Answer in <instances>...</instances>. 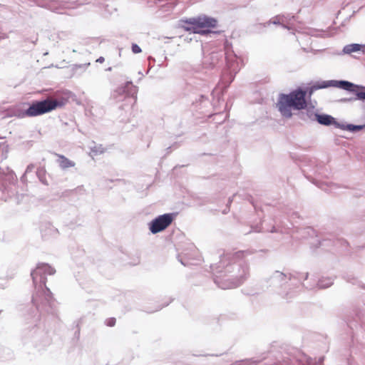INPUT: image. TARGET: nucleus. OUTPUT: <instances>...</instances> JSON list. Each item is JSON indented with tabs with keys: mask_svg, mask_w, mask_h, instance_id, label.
I'll use <instances>...</instances> for the list:
<instances>
[{
	"mask_svg": "<svg viewBox=\"0 0 365 365\" xmlns=\"http://www.w3.org/2000/svg\"><path fill=\"white\" fill-rule=\"evenodd\" d=\"M1 138L0 137V139H1Z\"/></svg>",
	"mask_w": 365,
	"mask_h": 365,
	"instance_id": "16",
	"label": "nucleus"
},
{
	"mask_svg": "<svg viewBox=\"0 0 365 365\" xmlns=\"http://www.w3.org/2000/svg\"><path fill=\"white\" fill-rule=\"evenodd\" d=\"M338 83H339L341 88L355 93L356 95V99L365 100V90L359 91V87L357 86L346 81H341L338 82Z\"/></svg>",
	"mask_w": 365,
	"mask_h": 365,
	"instance_id": "5",
	"label": "nucleus"
},
{
	"mask_svg": "<svg viewBox=\"0 0 365 365\" xmlns=\"http://www.w3.org/2000/svg\"><path fill=\"white\" fill-rule=\"evenodd\" d=\"M58 157L57 162L59 165V166L62 169H66L71 167L75 166V162L73 160H69L68 158L64 157L61 155H56Z\"/></svg>",
	"mask_w": 365,
	"mask_h": 365,
	"instance_id": "6",
	"label": "nucleus"
},
{
	"mask_svg": "<svg viewBox=\"0 0 365 365\" xmlns=\"http://www.w3.org/2000/svg\"><path fill=\"white\" fill-rule=\"evenodd\" d=\"M306 93L300 89L290 93L289 95L282 94L279 96L277 106L281 115L286 118H291L292 115V108L296 110H302L306 108L305 100Z\"/></svg>",
	"mask_w": 365,
	"mask_h": 365,
	"instance_id": "1",
	"label": "nucleus"
},
{
	"mask_svg": "<svg viewBox=\"0 0 365 365\" xmlns=\"http://www.w3.org/2000/svg\"><path fill=\"white\" fill-rule=\"evenodd\" d=\"M63 106V101L53 98H47L40 101H33L29 103L27 109H26L20 115L21 118L24 117H36L43 115L46 113L52 112L58 108Z\"/></svg>",
	"mask_w": 365,
	"mask_h": 365,
	"instance_id": "3",
	"label": "nucleus"
},
{
	"mask_svg": "<svg viewBox=\"0 0 365 365\" xmlns=\"http://www.w3.org/2000/svg\"><path fill=\"white\" fill-rule=\"evenodd\" d=\"M116 322V320L115 318H109L106 320V324L108 327H113L115 326Z\"/></svg>",
	"mask_w": 365,
	"mask_h": 365,
	"instance_id": "11",
	"label": "nucleus"
},
{
	"mask_svg": "<svg viewBox=\"0 0 365 365\" xmlns=\"http://www.w3.org/2000/svg\"><path fill=\"white\" fill-rule=\"evenodd\" d=\"M365 46L361 49L363 52H364Z\"/></svg>",
	"mask_w": 365,
	"mask_h": 365,
	"instance_id": "15",
	"label": "nucleus"
},
{
	"mask_svg": "<svg viewBox=\"0 0 365 365\" xmlns=\"http://www.w3.org/2000/svg\"><path fill=\"white\" fill-rule=\"evenodd\" d=\"M131 51H133L134 53H139L142 51V49L137 43H133V45H131Z\"/></svg>",
	"mask_w": 365,
	"mask_h": 365,
	"instance_id": "10",
	"label": "nucleus"
},
{
	"mask_svg": "<svg viewBox=\"0 0 365 365\" xmlns=\"http://www.w3.org/2000/svg\"><path fill=\"white\" fill-rule=\"evenodd\" d=\"M327 86H328V85H327V84H326L325 83H324V84H323V85H322V86H319L318 88H326Z\"/></svg>",
	"mask_w": 365,
	"mask_h": 365,
	"instance_id": "14",
	"label": "nucleus"
},
{
	"mask_svg": "<svg viewBox=\"0 0 365 365\" xmlns=\"http://www.w3.org/2000/svg\"><path fill=\"white\" fill-rule=\"evenodd\" d=\"M173 221V217L170 214L159 215L153 219L150 223V230L153 234L165 230Z\"/></svg>",
	"mask_w": 365,
	"mask_h": 365,
	"instance_id": "4",
	"label": "nucleus"
},
{
	"mask_svg": "<svg viewBox=\"0 0 365 365\" xmlns=\"http://www.w3.org/2000/svg\"><path fill=\"white\" fill-rule=\"evenodd\" d=\"M96 62L99 63H103L105 62V58L101 56L96 60Z\"/></svg>",
	"mask_w": 365,
	"mask_h": 365,
	"instance_id": "13",
	"label": "nucleus"
},
{
	"mask_svg": "<svg viewBox=\"0 0 365 365\" xmlns=\"http://www.w3.org/2000/svg\"><path fill=\"white\" fill-rule=\"evenodd\" d=\"M364 48V46L359 44V43H351L346 45L344 51L346 53H351L353 52L361 51Z\"/></svg>",
	"mask_w": 365,
	"mask_h": 365,
	"instance_id": "9",
	"label": "nucleus"
},
{
	"mask_svg": "<svg viewBox=\"0 0 365 365\" xmlns=\"http://www.w3.org/2000/svg\"><path fill=\"white\" fill-rule=\"evenodd\" d=\"M38 272H41L43 273L44 274H54L56 270L48 264H43L38 266L36 269V271L34 274H32V275L34 276Z\"/></svg>",
	"mask_w": 365,
	"mask_h": 365,
	"instance_id": "8",
	"label": "nucleus"
},
{
	"mask_svg": "<svg viewBox=\"0 0 365 365\" xmlns=\"http://www.w3.org/2000/svg\"><path fill=\"white\" fill-rule=\"evenodd\" d=\"M217 26V20L206 15L181 20V28L194 34H206Z\"/></svg>",
	"mask_w": 365,
	"mask_h": 365,
	"instance_id": "2",
	"label": "nucleus"
},
{
	"mask_svg": "<svg viewBox=\"0 0 365 365\" xmlns=\"http://www.w3.org/2000/svg\"><path fill=\"white\" fill-rule=\"evenodd\" d=\"M360 128H361L360 127L354 126V125H349L348 126V129L349 130H356V129L358 130V129H360Z\"/></svg>",
	"mask_w": 365,
	"mask_h": 365,
	"instance_id": "12",
	"label": "nucleus"
},
{
	"mask_svg": "<svg viewBox=\"0 0 365 365\" xmlns=\"http://www.w3.org/2000/svg\"><path fill=\"white\" fill-rule=\"evenodd\" d=\"M317 120L321 125H329L334 123V118L329 115H317Z\"/></svg>",
	"mask_w": 365,
	"mask_h": 365,
	"instance_id": "7",
	"label": "nucleus"
}]
</instances>
